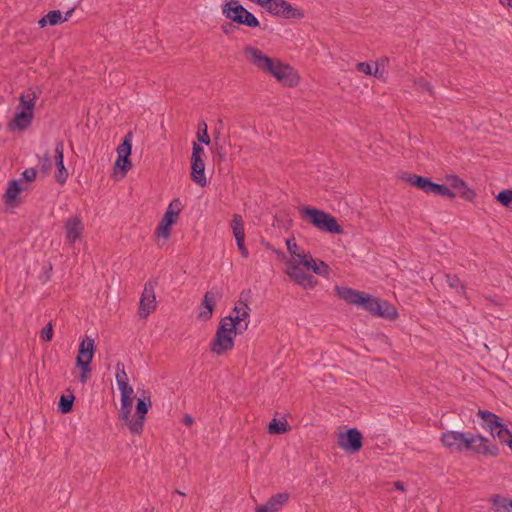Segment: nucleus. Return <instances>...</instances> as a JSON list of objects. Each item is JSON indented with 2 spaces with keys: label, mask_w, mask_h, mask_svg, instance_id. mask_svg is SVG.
I'll return each mask as SVG.
<instances>
[{
  "label": "nucleus",
  "mask_w": 512,
  "mask_h": 512,
  "mask_svg": "<svg viewBox=\"0 0 512 512\" xmlns=\"http://www.w3.org/2000/svg\"><path fill=\"white\" fill-rule=\"evenodd\" d=\"M243 53L248 61L260 70H263L274 76L280 83L288 87L296 86L299 77L296 71L289 65L279 60L274 61L265 55L260 49L247 45L243 49Z\"/></svg>",
  "instance_id": "obj_1"
},
{
  "label": "nucleus",
  "mask_w": 512,
  "mask_h": 512,
  "mask_svg": "<svg viewBox=\"0 0 512 512\" xmlns=\"http://www.w3.org/2000/svg\"><path fill=\"white\" fill-rule=\"evenodd\" d=\"M299 213L304 221L309 222L316 229L331 233L342 234L343 227L337 222L331 214L310 206L299 207Z\"/></svg>",
  "instance_id": "obj_2"
},
{
  "label": "nucleus",
  "mask_w": 512,
  "mask_h": 512,
  "mask_svg": "<svg viewBox=\"0 0 512 512\" xmlns=\"http://www.w3.org/2000/svg\"><path fill=\"white\" fill-rule=\"evenodd\" d=\"M222 14L228 20L249 28L260 27L257 17L248 11L238 0H229L222 5Z\"/></svg>",
  "instance_id": "obj_3"
},
{
  "label": "nucleus",
  "mask_w": 512,
  "mask_h": 512,
  "mask_svg": "<svg viewBox=\"0 0 512 512\" xmlns=\"http://www.w3.org/2000/svg\"><path fill=\"white\" fill-rule=\"evenodd\" d=\"M335 294L340 299L351 305H356L371 315L375 312V306L379 298L366 292L358 291L345 286H336Z\"/></svg>",
  "instance_id": "obj_4"
},
{
  "label": "nucleus",
  "mask_w": 512,
  "mask_h": 512,
  "mask_svg": "<svg viewBox=\"0 0 512 512\" xmlns=\"http://www.w3.org/2000/svg\"><path fill=\"white\" fill-rule=\"evenodd\" d=\"M464 450L484 456L496 457L499 455L497 445L493 444L483 435L471 432L464 433V440L461 442V452Z\"/></svg>",
  "instance_id": "obj_5"
},
{
  "label": "nucleus",
  "mask_w": 512,
  "mask_h": 512,
  "mask_svg": "<svg viewBox=\"0 0 512 512\" xmlns=\"http://www.w3.org/2000/svg\"><path fill=\"white\" fill-rule=\"evenodd\" d=\"M95 353L94 339L85 336L80 342L78 355L76 357V366L81 370L79 380L86 383L90 378L91 362Z\"/></svg>",
  "instance_id": "obj_6"
},
{
  "label": "nucleus",
  "mask_w": 512,
  "mask_h": 512,
  "mask_svg": "<svg viewBox=\"0 0 512 512\" xmlns=\"http://www.w3.org/2000/svg\"><path fill=\"white\" fill-rule=\"evenodd\" d=\"M152 406L150 392L147 390L140 391L136 403V416H132L130 421V431L133 434H139L143 430L145 416Z\"/></svg>",
  "instance_id": "obj_7"
},
{
  "label": "nucleus",
  "mask_w": 512,
  "mask_h": 512,
  "mask_svg": "<svg viewBox=\"0 0 512 512\" xmlns=\"http://www.w3.org/2000/svg\"><path fill=\"white\" fill-rule=\"evenodd\" d=\"M234 332L225 323L219 322L215 336L210 344V350L216 355H222L234 347Z\"/></svg>",
  "instance_id": "obj_8"
},
{
  "label": "nucleus",
  "mask_w": 512,
  "mask_h": 512,
  "mask_svg": "<svg viewBox=\"0 0 512 512\" xmlns=\"http://www.w3.org/2000/svg\"><path fill=\"white\" fill-rule=\"evenodd\" d=\"M204 155V148L198 143H193L191 155V179L201 187H204L207 184L205 163L203 160Z\"/></svg>",
  "instance_id": "obj_9"
},
{
  "label": "nucleus",
  "mask_w": 512,
  "mask_h": 512,
  "mask_svg": "<svg viewBox=\"0 0 512 512\" xmlns=\"http://www.w3.org/2000/svg\"><path fill=\"white\" fill-rule=\"evenodd\" d=\"M338 445L348 453H356L363 446V435L357 428H350L339 434Z\"/></svg>",
  "instance_id": "obj_10"
},
{
  "label": "nucleus",
  "mask_w": 512,
  "mask_h": 512,
  "mask_svg": "<svg viewBox=\"0 0 512 512\" xmlns=\"http://www.w3.org/2000/svg\"><path fill=\"white\" fill-rule=\"evenodd\" d=\"M154 288L155 285L151 281H148L144 285L139 303V316L141 318H146L156 308Z\"/></svg>",
  "instance_id": "obj_11"
},
{
  "label": "nucleus",
  "mask_w": 512,
  "mask_h": 512,
  "mask_svg": "<svg viewBox=\"0 0 512 512\" xmlns=\"http://www.w3.org/2000/svg\"><path fill=\"white\" fill-rule=\"evenodd\" d=\"M287 275L304 289H312L318 283L317 279L306 274L297 264H291L286 271Z\"/></svg>",
  "instance_id": "obj_12"
},
{
  "label": "nucleus",
  "mask_w": 512,
  "mask_h": 512,
  "mask_svg": "<svg viewBox=\"0 0 512 512\" xmlns=\"http://www.w3.org/2000/svg\"><path fill=\"white\" fill-rule=\"evenodd\" d=\"M221 298L222 292L219 289L213 288L212 290L207 291L202 301V306L205 308V310L200 311L197 318L201 321H208L213 315L216 300Z\"/></svg>",
  "instance_id": "obj_13"
},
{
  "label": "nucleus",
  "mask_w": 512,
  "mask_h": 512,
  "mask_svg": "<svg viewBox=\"0 0 512 512\" xmlns=\"http://www.w3.org/2000/svg\"><path fill=\"white\" fill-rule=\"evenodd\" d=\"M64 229L66 234V240L70 245H73L78 239L81 238L84 225L79 216L69 217L64 222Z\"/></svg>",
  "instance_id": "obj_14"
},
{
  "label": "nucleus",
  "mask_w": 512,
  "mask_h": 512,
  "mask_svg": "<svg viewBox=\"0 0 512 512\" xmlns=\"http://www.w3.org/2000/svg\"><path fill=\"white\" fill-rule=\"evenodd\" d=\"M54 159L57 167V172L55 174L56 181L63 185L67 181L68 171L64 165V143L61 140L56 142Z\"/></svg>",
  "instance_id": "obj_15"
},
{
  "label": "nucleus",
  "mask_w": 512,
  "mask_h": 512,
  "mask_svg": "<svg viewBox=\"0 0 512 512\" xmlns=\"http://www.w3.org/2000/svg\"><path fill=\"white\" fill-rule=\"evenodd\" d=\"M447 183L450 188L455 189L458 192V195L467 200L472 201L476 194L475 191L472 190L467 183L459 178L457 175H450L447 177Z\"/></svg>",
  "instance_id": "obj_16"
},
{
  "label": "nucleus",
  "mask_w": 512,
  "mask_h": 512,
  "mask_svg": "<svg viewBox=\"0 0 512 512\" xmlns=\"http://www.w3.org/2000/svg\"><path fill=\"white\" fill-rule=\"evenodd\" d=\"M464 440V433L447 430L441 434L440 441L444 447L451 451L461 452V442Z\"/></svg>",
  "instance_id": "obj_17"
},
{
  "label": "nucleus",
  "mask_w": 512,
  "mask_h": 512,
  "mask_svg": "<svg viewBox=\"0 0 512 512\" xmlns=\"http://www.w3.org/2000/svg\"><path fill=\"white\" fill-rule=\"evenodd\" d=\"M288 493H277L273 495L268 501L256 507L255 512H277L288 501Z\"/></svg>",
  "instance_id": "obj_18"
},
{
  "label": "nucleus",
  "mask_w": 512,
  "mask_h": 512,
  "mask_svg": "<svg viewBox=\"0 0 512 512\" xmlns=\"http://www.w3.org/2000/svg\"><path fill=\"white\" fill-rule=\"evenodd\" d=\"M41 90L39 87L30 88L19 97V108L22 111L33 113L35 100L39 97Z\"/></svg>",
  "instance_id": "obj_19"
},
{
  "label": "nucleus",
  "mask_w": 512,
  "mask_h": 512,
  "mask_svg": "<svg viewBox=\"0 0 512 512\" xmlns=\"http://www.w3.org/2000/svg\"><path fill=\"white\" fill-rule=\"evenodd\" d=\"M477 416L482 419L481 426L490 432V434H494V431L501 425V418L493 412L488 410L479 409L477 412Z\"/></svg>",
  "instance_id": "obj_20"
},
{
  "label": "nucleus",
  "mask_w": 512,
  "mask_h": 512,
  "mask_svg": "<svg viewBox=\"0 0 512 512\" xmlns=\"http://www.w3.org/2000/svg\"><path fill=\"white\" fill-rule=\"evenodd\" d=\"M375 312L372 316L380 317L387 320H395L398 318V312L394 305L387 300L378 299L375 306Z\"/></svg>",
  "instance_id": "obj_21"
},
{
  "label": "nucleus",
  "mask_w": 512,
  "mask_h": 512,
  "mask_svg": "<svg viewBox=\"0 0 512 512\" xmlns=\"http://www.w3.org/2000/svg\"><path fill=\"white\" fill-rule=\"evenodd\" d=\"M177 218L178 216H176V213L166 211L156 228V234L159 237L168 238L171 234V228L176 223Z\"/></svg>",
  "instance_id": "obj_22"
},
{
  "label": "nucleus",
  "mask_w": 512,
  "mask_h": 512,
  "mask_svg": "<svg viewBox=\"0 0 512 512\" xmlns=\"http://www.w3.org/2000/svg\"><path fill=\"white\" fill-rule=\"evenodd\" d=\"M33 120V113H28L26 111L20 110L15 114L12 120L8 123V129L14 130H25L27 127L30 126L31 122Z\"/></svg>",
  "instance_id": "obj_23"
},
{
  "label": "nucleus",
  "mask_w": 512,
  "mask_h": 512,
  "mask_svg": "<svg viewBox=\"0 0 512 512\" xmlns=\"http://www.w3.org/2000/svg\"><path fill=\"white\" fill-rule=\"evenodd\" d=\"M491 509L494 512H512V499L500 494H493L489 498Z\"/></svg>",
  "instance_id": "obj_24"
},
{
  "label": "nucleus",
  "mask_w": 512,
  "mask_h": 512,
  "mask_svg": "<svg viewBox=\"0 0 512 512\" xmlns=\"http://www.w3.org/2000/svg\"><path fill=\"white\" fill-rule=\"evenodd\" d=\"M402 180L425 193L427 192L428 186L431 182V178L429 177L410 173H404L402 176Z\"/></svg>",
  "instance_id": "obj_25"
},
{
  "label": "nucleus",
  "mask_w": 512,
  "mask_h": 512,
  "mask_svg": "<svg viewBox=\"0 0 512 512\" xmlns=\"http://www.w3.org/2000/svg\"><path fill=\"white\" fill-rule=\"evenodd\" d=\"M281 10L279 17L285 18V19H301L304 17V12L293 6L290 2L284 0L283 3H281Z\"/></svg>",
  "instance_id": "obj_26"
},
{
  "label": "nucleus",
  "mask_w": 512,
  "mask_h": 512,
  "mask_svg": "<svg viewBox=\"0 0 512 512\" xmlns=\"http://www.w3.org/2000/svg\"><path fill=\"white\" fill-rule=\"evenodd\" d=\"M426 193L434 194V195L442 196V197H448L450 199L456 197V192L452 191L449 187H447L446 185H443V184H438L436 182H433L432 180L428 186V190Z\"/></svg>",
  "instance_id": "obj_27"
},
{
  "label": "nucleus",
  "mask_w": 512,
  "mask_h": 512,
  "mask_svg": "<svg viewBox=\"0 0 512 512\" xmlns=\"http://www.w3.org/2000/svg\"><path fill=\"white\" fill-rule=\"evenodd\" d=\"M23 190V187H21L18 180H11L8 183V188L6 190V193L4 195L5 202L7 204H12L16 201L19 193Z\"/></svg>",
  "instance_id": "obj_28"
},
{
  "label": "nucleus",
  "mask_w": 512,
  "mask_h": 512,
  "mask_svg": "<svg viewBox=\"0 0 512 512\" xmlns=\"http://www.w3.org/2000/svg\"><path fill=\"white\" fill-rule=\"evenodd\" d=\"M132 405L133 398L121 397V408H120V418L128 425L130 428V421L132 420Z\"/></svg>",
  "instance_id": "obj_29"
},
{
  "label": "nucleus",
  "mask_w": 512,
  "mask_h": 512,
  "mask_svg": "<svg viewBox=\"0 0 512 512\" xmlns=\"http://www.w3.org/2000/svg\"><path fill=\"white\" fill-rule=\"evenodd\" d=\"M446 283L454 289L459 295L466 297V285L455 274H446Z\"/></svg>",
  "instance_id": "obj_30"
},
{
  "label": "nucleus",
  "mask_w": 512,
  "mask_h": 512,
  "mask_svg": "<svg viewBox=\"0 0 512 512\" xmlns=\"http://www.w3.org/2000/svg\"><path fill=\"white\" fill-rule=\"evenodd\" d=\"M289 423L283 419L278 420L276 418H273L271 422L268 425V433L269 434H283L290 430Z\"/></svg>",
  "instance_id": "obj_31"
},
{
  "label": "nucleus",
  "mask_w": 512,
  "mask_h": 512,
  "mask_svg": "<svg viewBox=\"0 0 512 512\" xmlns=\"http://www.w3.org/2000/svg\"><path fill=\"white\" fill-rule=\"evenodd\" d=\"M231 228L236 240L245 239L244 222L241 215H233Z\"/></svg>",
  "instance_id": "obj_32"
},
{
  "label": "nucleus",
  "mask_w": 512,
  "mask_h": 512,
  "mask_svg": "<svg viewBox=\"0 0 512 512\" xmlns=\"http://www.w3.org/2000/svg\"><path fill=\"white\" fill-rule=\"evenodd\" d=\"M293 260V262H289V266L291 264H297L298 266L302 265L303 267L308 268V266H311V263L315 264V260L313 259L311 254L306 253L304 250H300L299 252H297Z\"/></svg>",
  "instance_id": "obj_33"
},
{
  "label": "nucleus",
  "mask_w": 512,
  "mask_h": 512,
  "mask_svg": "<svg viewBox=\"0 0 512 512\" xmlns=\"http://www.w3.org/2000/svg\"><path fill=\"white\" fill-rule=\"evenodd\" d=\"M132 153V132H128L123 138L122 143L117 148V154L122 157H130Z\"/></svg>",
  "instance_id": "obj_34"
},
{
  "label": "nucleus",
  "mask_w": 512,
  "mask_h": 512,
  "mask_svg": "<svg viewBox=\"0 0 512 512\" xmlns=\"http://www.w3.org/2000/svg\"><path fill=\"white\" fill-rule=\"evenodd\" d=\"M74 400L75 396L73 394L61 395L58 403V411L62 414L70 413L73 410Z\"/></svg>",
  "instance_id": "obj_35"
},
{
  "label": "nucleus",
  "mask_w": 512,
  "mask_h": 512,
  "mask_svg": "<svg viewBox=\"0 0 512 512\" xmlns=\"http://www.w3.org/2000/svg\"><path fill=\"white\" fill-rule=\"evenodd\" d=\"M197 140L205 145H209L211 140L208 134V126L205 121H200L198 124Z\"/></svg>",
  "instance_id": "obj_36"
},
{
  "label": "nucleus",
  "mask_w": 512,
  "mask_h": 512,
  "mask_svg": "<svg viewBox=\"0 0 512 512\" xmlns=\"http://www.w3.org/2000/svg\"><path fill=\"white\" fill-rule=\"evenodd\" d=\"M220 322L225 323V326L235 333L237 326L243 322V318L238 315H229L222 318Z\"/></svg>",
  "instance_id": "obj_37"
},
{
  "label": "nucleus",
  "mask_w": 512,
  "mask_h": 512,
  "mask_svg": "<svg viewBox=\"0 0 512 512\" xmlns=\"http://www.w3.org/2000/svg\"><path fill=\"white\" fill-rule=\"evenodd\" d=\"M496 200L505 207H511L512 206V190L510 189H504L500 191L497 196Z\"/></svg>",
  "instance_id": "obj_38"
},
{
  "label": "nucleus",
  "mask_w": 512,
  "mask_h": 512,
  "mask_svg": "<svg viewBox=\"0 0 512 512\" xmlns=\"http://www.w3.org/2000/svg\"><path fill=\"white\" fill-rule=\"evenodd\" d=\"M115 368H116V381H117L118 387L122 384H129L128 376L125 371L124 364L122 362H117Z\"/></svg>",
  "instance_id": "obj_39"
},
{
  "label": "nucleus",
  "mask_w": 512,
  "mask_h": 512,
  "mask_svg": "<svg viewBox=\"0 0 512 512\" xmlns=\"http://www.w3.org/2000/svg\"><path fill=\"white\" fill-rule=\"evenodd\" d=\"M284 0H269L267 4H264V9L271 15L279 17L281 10V3Z\"/></svg>",
  "instance_id": "obj_40"
},
{
  "label": "nucleus",
  "mask_w": 512,
  "mask_h": 512,
  "mask_svg": "<svg viewBox=\"0 0 512 512\" xmlns=\"http://www.w3.org/2000/svg\"><path fill=\"white\" fill-rule=\"evenodd\" d=\"M512 433L510 429L502 422L501 425L494 431V434H491L493 438H498L501 443L505 444V440Z\"/></svg>",
  "instance_id": "obj_41"
},
{
  "label": "nucleus",
  "mask_w": 512,
  "mask_h": 512,
  "mask_svg": "<svg viewBox=\"0 0 512 512\" xmlns=\"http://www.w3.org/2000/svg\"><path fill=\"white\" fill-rule=\"evenodd\" d=\"M115 167L119 168L122 171L123 175H125L128 172V170L132 167L130 157H122V155H118L115 162Z\"/></svg>",
  "instance_id": "obj_42"
},
{
  "label": "nucleus",
  "mask_w": 512,
  "mask_h": 512,
  "mask_svg": "<svg viewBox=\"0 0 512 512\" xmlns=\"http://www.w3.org/2000/svg\"><path fill=\"white\" fill-rule=\"evenodd\" d=\"M45 16L50 26L63 23V16L60 10H51Z\"/></svg>",
  "instance_id": "obj_43"
},
{
  "label": "nucleus",
  "mask_w": 512,
  "mask_h": 512,
  "mask_svg": "<svg viewBox=\"0 0 512 512\" xmlns=\"http://www.w3.org/2000/svg\"><path fill=\"white\" fill-rule=\"evenodd\" d=\"M310 265H311V266H308V268H307V269L312 270L315 274H317V275H322V276H324V275H327V274H328L329 266H328L325 262L320 261V263H319V264H317V263L315 262V264H312V263H311Z\"/></svg>",
  "instance_id": "obj_44"
},
{
  "label": "nucleus",
  "mask_w": 512,
  "mask_h": 512,
  "mask_svg": "<svg viewBox=\"0 0 512 512\" xmlns=\"http://www.w3.org/2000/svg\"><path fill=\"white\" fill-rule=\"evenodd\" d=\"M51 168H52V160H51L49 152L47 151L40 158V170L43 173L47 174L48 172H50Z\"/></svg>",
  "instance_id": "obj_45"
},
{
  "label": "nucleus",
  "mask_w": 512,
  "mask_h": 512,
  "mask_svg": "<svg viewBox=\"0 0 512 512\" xmlns=\"http://www.w3.org/2000/svg\"><path fill=\"white\" fill-rule=\"evenodd\" d=\"M42 341L50 342L53 338V325L52 323H48L41 331L40 335Z\"/></svg>",
  "instance_id": "obj_46"
},
{
  "label": "nucleus",
  "mask_w": 512,
  "mask_h": 512,
  "mask_svg": "<svg viewBox=\"0 0 512 512\" xmlns=\"http://www.w3.org/2000/svg\"><path fill=\"white\" fill-rule=\"evenodd\" d=\"M286 246L292 258H295L296 253L301 250L294 237L286 239Z\"/></svg>",
  "instance_id": "obj_47"
},
{
  "label": "nucleus",
  "mask_w": 512,
  "mask_h": 512,
  "mask_svg": "<svg viewBox=\"0 0 512 512\" xmlns=\"http://www.w3.org/2000/svg\"><path fill=\"white\" fill-rule=\"evenodd\" d=\"M182 207L183 206H182L180 199L175 198L170 202L166 211H171L172 213H176V216H178L182 210Z\"/></svg>",
  "instance_id": "obj_48"
},
{
  "label": "nucleus",
  "mask_w": 512,
  "mask_h": 512,
  "mask_svg": "<svg viewBox=\"0 0 512 512\" xmlns=\"http://www.w3.org/2000/svg\"><path fill=\"white\" fill-rule=\"evenodd\" d=\"M21 175H22L23 180H25L27 182H32L35 180V178L37 176V172L34 168H28V169H25Z\"/></svg>",
  "instance_id": "obj_49"
},
{
  "label": "nucleus",
  "mask_w": 512,
  "mask_h": 512,
  "mask_svg": "<svg viewBox=\"0 0 512 512\" xmlns=\"http://www.w3.org/2000/svg\"><path fill=\"white\" fill-rule=\"evenodd\" d=\"M118 388L121 392V397L133 398L134 391H133V388L129 384H122Z\"/></svg>",
  "instance_id": "obj_50"
},
{
  "label": "nucleus",
  "mask_w": 512,
  "mask_h": 512,
  "mask_svg": "<svg viewBox=\"0 0 512 512\" xmlns=\"http://www.w3.org/2000/svg\"><path fill=\"white\" fill-rule=\"evenodd\" d=\"M356 68L359 72L366 75H372V66L368 62H359L357 63Z\"/></svg>",
  "instance_id": "obj_51"
},
{
  "label": "nucleus",
  "mask_w": 512,
  "mask_h": 512,
  "mask_svg": "<svg viewBox=\"0 0 512 512\" xmlns=\"http://www.w3.org/2000/svg\"><path fill=\"white\" fill-rule=\"evenodd\" d=\"M416 85L424 90V91H427L429 93H432V85L426 81L424 78H419L417 81H416Z\"/></svg>",
  "instance_id": "obj_52"
},
{
  "label": "nucleus",
  "mask_w": 512,
  "mask_h": 512,
  "mask_svg": "<svg viewBox=\"0 0 512 512\" xmlns=\"http://www.w3.org/2000/svg\"><path fill=\"white\" fill-rule=\"evenodd\" d=\"M237 247L244 258H248L249 252L245 246V239L236 240Z\"/></svg>",
  "instance_id": "obj_53"
},
{
  "label": "nucleus",
  "mask_w": 512,
  "mask_h": 512,
  "mask_svg": "<svg viewBox=\"0 0 512 512\" xmlns=\"http://www.w3.org/2000/svg\"><path fill=\"white\" fill-rule=\"evenodd\" d=\"M236 29L233 22H225L221 25V30L225 35L231 34Z\"/></svg>",
  "instance_id": "obj_54"
},
{
  "label": "nucleus",
  "mask_w": 512,
  "mask_h": 512,
  "mask_svg": "<svg viewBox=\"0 0 512 512\" xmlns=\"http://www.w3.org/2000/svg\"><path fill=\"white\" fill-rule=\"evenodd\" d=\"M250 307L249 305L247 304V302L245 301L244 304H243V308H242V311L240 312V314L238 316H240V318H243V322L245 321H249V316H250Z\"/></svg>",
  "instance_id": "obj_55"
},
{
  "label": "nucleus",
  "mask_w": 512,
  "mask_h": 512,
  "mask_svg": "<svg viewBox=\"0 0 512 512\" xmlns=\"http://www.w3.org/2000/svg\"><path fill=\"white\" fill-rule=\"evenodd\" d=\"M248 325H249V321L241 322V324L237 326V329L235 331V336L237 334H242L244 331H246L248 328Z\"/></svg>",
  "instance_id": "obj_56"
},
{
  "label": "nucleus",
  "mask_w": 512,
  "mask_h": 512,
  "mask_svg": "<svg viewBox=\"0 0 512 512\" xmlns=\"http://www.w3.org/2000/svg\"><path fill=\"white\" fill-rule=\"evenodd\" d=\"M245 301H243L241 298L236 302L234 308H233V312L235 313V315H239L240 312L242 311V308H243V304H244Z\"/></svg>",
  "instance_id": "obj_57"
},
{
  "label": "nucleus",
  "mask_w": 512,
  "mask_h": 512,
  "mask_svg": "<svg viewBox=\"0 0 512 512\" xmlns=\"http://www.w3.org/2000/svg\"><path fill=\"white\" fill-rule=\"evenodd\" d=\"M372 75L376 78H382L383 77V70L380 71L379 69V63H376V67L374 70H372Z\"/></svg>",
  "instance_id": "obj_58"
},
{
  "label": "nucleus",
  "mask_w": 512,
  "mask_h": 512,
  "mask_svg": "<svg viewBox=\"0 0 512 512\" xmlns=\"http://www.w3.org/2000/svg\"><path fill=\"white\" fill-rule=\"evenodd\" d=\"M183 423H184L185 425L190 426V425H192V424L194 423V418H193L191 415H188V414H187V415H185V416H184V418H183Z\"/></svg>",
  "instance_id": "obj_59"
},
{
  "label": "nucleus",
  "mask_w": 512,
  "mask_h": 512,
  "mask_svg": "<svg viewBox=\"0 0 512 512\" xmlns=\"http://www.w3.org/2000/svg\"><path fill=\"white\" fill-rule=\"evenodd\" d=\"M38 24L40 27H45L48 23L47 17L44 15L39 21Z\"/></svg>",
  "instance_id": "obj_60"
},
{
  "label": "nucleus",
  "mask_w": 512,
  "mask_h": 512,
  "mask_svg": "<svg viewBox=\"0 0 512 512\" xmlns=\"http://www.w3.org/2000/svg\"><path fill=\"white\" fill-rule=\"evenodd\" d=\"M394 487L398 490L404 491V483L401 481H395Z\"/></svg>",
  "instance_id": "obj_61"
},
{
  "label": "nucleus",
  "mask_w": 512,
  "mask_h": 512,
  "mask_svg": "<svg viewBox=\"0 0 512 512\" xmlns=\"http://www.w3.org/2000/svg\"><path fill=\"white\" fill-rule=\"evenodd\" d=\"M73 11L74 9L72 8L65 13V16L63 17V22L67 21L72 16Z\"/></svg>",
  "instance_id": "obj_62"
},
{
  "label": "nucleus",
  "mask_w": 512,
  "mask_h": 512,
  "mask_svg": "<svg viewBox=\"0 0 512 512\" xmlns=\"http://www.w3.org/2000/svg\"><path fill=\"white\" fill-rule=\"evenodd\" d=\"M499 2L505 7H512V0H499Z\"/></svg>",
  "instance_id": "obj_63"
},
{
  "label": "nucleus",
  "mask_w": 512,
  "mask_h": 512,
  "mask_svg": "<svg viewBox=\"0 0 512 512\" xmlns=\"http://www.w3.org/2000/svg\"><path fill=\"white\" fill-rule=\"evenodd\" d=\"M216 150H217V154L220 156V158H223L225 156V152L223 151V147L220 146V147H216Z\"/></svg>",
  "instance_id": "obj_64"
}]
</instances>
